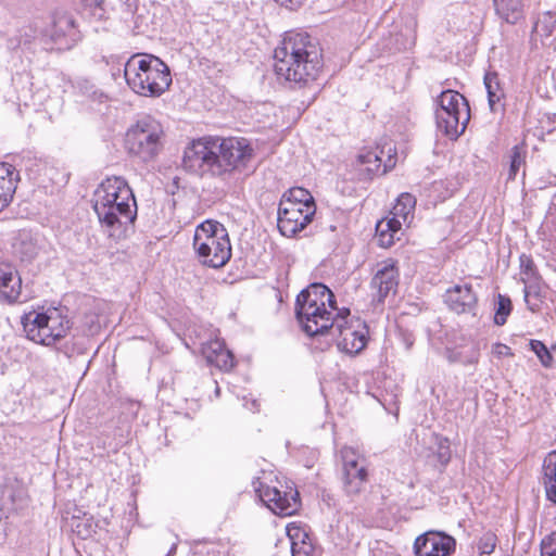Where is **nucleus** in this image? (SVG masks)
Masks as SVG:
<instances>
[{"label":"nucleus","instance_id":"nucleus-22","mask_svg":"<svg viewBox=\"0 0 556 556\" xmlns=\"http://www.w3.org/2000/svg\"><path fill=\"white\" fill-rule=\"evenodd\" d=\"M444 357L450 364H462L464 366L476 365L479 362L480 349L477 343L446 346Z\"/></svg>","mask_w":556,"mask_h":556},{"label":"nucleus","instance_id":"nucleus-29","mask_svg":"<svg viewBox=\"0 0 556 556\" xmlns=\"http://www.w3.org/2000/svg\"><path fill=\"white\" fill-rule=\"evenodd\" d=\"M281 201H288L295 206L307 208L308 206L316 211V203L311 192L301 187H294L283 193Z\"/></svg>","mask_w":556,"mask_h":556},{"label":"nucleus","instance_id":"nucleus-53","mask_svg":"<svg viewBox=\"0 0 556 556\" xmlns=\"http://www.w3.org/2000/svg\"><path fill=\"white\" fill-rule=\"evenodd\" d=\"M452 194H437L435 197L440 200H444L446 199L447 197H451Z\"/></svg>","mask_w":556,"mask_h":556},{"label":"nucleus","instance_id":"nucleus-46","mask_svg":"<svg viewBox=\"0 0 556 556\" xmlns=\"http://www.w3.org/2000/svg\"><path fill=\"white\" fill-rule=\"evenodd\" d=\"M542 484L545 490L546 500L556 504V480H543Z\"/></svg>","mask_w":556,"mask_h":556},{"label":"nucleus","instance_id":"nucleus-10","mask_svg":"<svg viewBox=\"0 0 556 556\" xmlns=\"http://www.w3.org/2000/svg\"><path fill=\"white\" fill-rule=\"evenodd\" d=\"M252 484L263 504L276 515L292 516L302 506L300 492L292 481L286 482L285 485L270 486L256 478Z\"/></svg>","mask_w":556,"mask_h":556},{"label":"nucleus","instance_id":"nucleus-3","mask_svg":"<svg viewBox=\"0 0 556 556\" xmlns=\"http://www.w3.org/2000/svg\"><path fill=\"white\" fill-rule=\"evenodd\" d=\"M274 60L277 76L300 86L316 80L324 66L321 48L307 33H288L275 49Z\"/></svg>","mask_w":556,"mask_h":556},{"label":"nucleus","instance_id":"nucleus-44","mask_svg":"<svg viewBox=\"0 0 556 556\" xmlns=\"http://www.w3.org/2000/svg\"><path fill=\"white\" fill-rule=\"evenodd\" d=\"M397 337L406 351H409L413 348L415 343V336L410 330L399 327Z\"/></svg>","mask_w":556,"mask_h":556},{"label":"nucleus","instance_id":"nucleus-48","mask_svg":"<svg viewBox=\"0 0 556 556\" xmlns=\"http://www.w3.org/2000/svg\"><path fill=\"white\" fill-rule=\"evenodd\" d=\"M324 302H325V308H327V306H328L330 308L329 311H331V312L336 311L337 314L340 312L342 315H345V313H344L345 308L339 309L337 307L336 296L329 288H328L327 295H325Z\"/></svg>","mask_w":556,"mask_h":556},{"label":"nucleus","instance_id":"nucleus-36","mask_svg":"<svg viewBox=\"0 0 556 556\" xmlns=\"http://www.w3.org/2000/svg\"><path fill=\"white\" fill-rule=\"evenodd\" d=\"M497 544V536L492 531L484 532L477 543V548L480 555H491Z\"/></svg>","mask_w":556,"mask_h":556},{"label":"nucleus","instance_id":"nucleus-8","mask_svg":"<svg viewBox=\"0 0 556 556\" xmlns=\"http://www.w3.org/2000/svg\"><path fill=\"white\" fill-rule=\"evenodd\" d=\"M435 123L438 129L450 139H457L466 129L470 119L467 98L455 90H443L438 97Z\"/></svg>","mask_w":556,"mask_h":556},{"label":"nucleus","instance_id":"nucleus-21","mask_svg":"<svg viewBox=\"0 0 556 556\" xmlns=\"http://www.w3.org/2000/svg\"><path fill=\"white\" fill-rule=\"evenodd\" d=\"M483 84L488 94V103L492 113H504L506 106V93L504 83L496 71H488L483 77Z\"/></svg>","mask_w":556,"mask_h":556},{"label":"nucleus","instance_id":"nucleus-14","mask_svg":"<svg viewBox=\"0 0 556 556\" xmlns=\"http://www.w3.org/2000/svg\"><path fill=\"white\" fill-rule=\"evenodd\" d=\"M316 211L312 207H299L288 201H280L278 207L277 227L287 238L294 237L312 223Z\"/></svg>","mask_w":556,"mask_h":556},{"label":"nucleus","instance_id":"nucleus-52","mask_svg":"<svg viewBox=\"0 0 556 556\" xmlns=\"http://www.w3.org/2000/svg\"><path fill=\"white\" fill-rule=\"evenodd\" d=\"M9 43H10V47L12 49H15V48H17L21 45V40H15V39L12 38V39L9 40Z\"/></svg>","mask_w":556,"mask_h":556},{"label":"nucleus","instance_id":"nucleus-25","mask_svg":"<svg viewBox=\"0 0 556 556\" xmlns=\"http://www.w3.org/2000/svg\"><path fill=\"white\" fill-rule=\"evenodd\" d=\"M328 287L323 282H313L303 289L295 299V306L305 305L309 307L325 308V295Z\"/></svg>","mask_w":556,"mask_h":556},{"label":"nucleus","instance_id":"nucleus-45","mask_svg":"<svg viewBox=\"0 0 556 556\" xmlns=\"http://www.w3.org/2000/svg\"><path fill=\"white\" fill-rule=\"evenodd\" d=\"M75 527L77 534L83 539H87L91 536L92 533H96V526L91 520L79 521Z\"/></svg>","mask_w":556,"mask_h":556},{"label":"nucleus","instance_id":"nucleus-43","mask_svg":"<svg viewBox=\"0 0 556 556\" xmlns=\"http://www.w3.org/2000/svg\"><path fill=\"white\" fill-rule=\"evenodd\" d=\"M86 345L85 340H80L77 342H73L71 345L68 342L64 344V354L68 357H72L73 355H80L86 353Z\"/></svg>","mask_w":556,"mask_h":556},{"label":"nucleus","instance_id":"nucleus-40","mask_svg":"<svg viewBox=\"0 0 556 556\" xmlns=\"http://www.w3.org/2000/svg\"><path fill=\"white\" fill-rule=\"evenodd\" d=\"M402 222L396 216H392L390 218L381 219L376 225V230L383 229L384 231H390L394 235H397L401 230Z\"/></svg>","mask_w":556,"mask_h":556},{"label":"nucleus","instance_id":"nucleus-16","mask_svg":"<svg viewBox=\"0 0 556 556\" xmlns=\"http://www.w3.org/2000/svg\"><path fill=\"white\" fill-rule=\"evenodd\" d=\"M400 282V271L396 262L388 260L383 262L382 266L376 271L370 281L372 292V303L375 306H382L386 299L397 292Z\"/></svg>","mask_w":556,"mask_h":556},{"label":"nucleus","instance_id":"nucleus-6","mask_svg":"<svg viewBox=\"0 0 556 556\" xmlns=\"http://www.w3.org/2000/svg\"><path fill=\"white\" fill-rule=\"evenodd\" d=\"M193 248L200 262L212 268L225 266L231 257L228 231L217 220L207 219L197 227Z\"/></svg>","mask_w":556,"mask_h":556},{"label":"nucleus","instance_id":"nucleus-49","mask_svg":"<svg viewBox=\"0 0 556 556\" xmlns=\"http://www.w3.org/2000/svg\"><path fill=\"white\" fill-rule=\"evenodd\" d=\"M274 1L289 10H296L304 3L305 0H274Z\"/></svg>","mask_w":556,"mask_h":556},{"label":"nucleus","instance_id":"nucleus-35","mask_svg":"<svg viewBox=\"0 0 556 556\" xmlns=\"http://www.w3.org/2000/svg\"><path fill=\"white\" fill-rule=\"evenodd\" d=\"M224 344L225 341L223 339L216 338L202 345V355L205 357L210 365L214 364L219 353L222 352Z\"/></svg>","mask_w":556,"mask_h":556},{"label":"nucleus","instance_id":"nucleus-28","mask_svg":"<svg viewBox=\"0 0 556 556\" xmlns=\"http://www.w3.org/2000/svg\"><path fill=\"white\" fill-rule=\"evenodd\" d=\"M528 148L525 141L514 146L508 154L509 168L507 180H515L521 167L526 166Z\"/></svg>","mask_w":556,"mask_h":556},{"label":"nucleus","instance_id":"nucleus-47","mask_svg":"<svg viewBox=\"0 0 556 556\" xmlns=\"http://www.w3.org/2000/svg\"><path fill=\"white\" fill-rule=\"evenodd\" d=\"M380 247L389 248L394 243L395 235L383 229L376 230Z\"/></svg>","mask_w":556,"mask_h":556},{"label":"nucleus","instance_id":"nucleus-42","mask_svg":"<svg viewBox=\"0 0 556 556\" xmlns=\"http://www.w3.org/2000/svg\"><path fill=\"white\" fill-rule=\"evenodd\" d=\"M541 556H556V532L542 540Z\"/></svg>","mask_w":556,"mask_h":556},{"label":"nucleus","instance_id":"nucleus-30","mask_svg":"<svg viewBox=\"0 0 556 556\" xmlns=\"http://www.w3.org/2000/svg\"><path fill=\"white\" fill-rule=\"evenodd\" d=\"M15 251L22 261L30 262L38 255L39 247L30 235L24 233L20 236Z\"/></svg>","mask_w":556,"mask_h":556},{"label":"nucleus","instance_id":"nucleus-33","mask_svg":"<svg viewBox=\"0 0 556 556\" xmlns=\"http://www.w3.org/2000/svg\"><path fill=\"white\" fill-rule=\"evenodd\" d=\"M556 28V12H544L534 25V30L543 37H549Z\"/></svg>","mask_w":556,"mask_h":556},{"label":"nucleus","instance_id":"nucleus-23","mask_svg":"<svg viewBox=\"0 0 556 556\" xmlns=\"http://www.w3.org/2000/svg\"><path fill=\"white\" fill-rule=\"evenodd\" d=\"M20 174L15 167L7 162H0V201L2 205H10L15 193Z\"/></svg>","mask_w":556,"mask_h":556},{"label":"nucleus","instance_id":"nucleus-34","mask_svg":"<svg viewBox=\"0 0 556 556\" xmlns=\"http://www.w3.org/2000/svg\"><path fill=\"white\" fill-rule=\"evenodd\" d=\"M520 261V274L526 276V280H541V276L539 270L534 264V261L531 255L522 253L519 256Z\"/></svg>","mask_w":556,"mask_h":556},{"label":"nucleus","instance_id":"nucleus-11","mask_svg":"<svg viewBox=\"0 0 556 556\" xmlns=\"http://www.w3.org/2000/svg\"><path fill=\"white\" fill-rule=\"evenodd\" d=\"M45 35L60 51L71 50L83 39L76 17L67 11L53 12Z\"/></svg>","mask_w":556,"mask_h":556},{"label":"nucleus","instance_id":"nucleus-12","mask_svg":"<svg viewBox=\"0 0 556 556\" xmlns=\"http://www.w3.org/2000/svg\"><path fill=\"white\" fill-rule=\"evenodd\" d=\"M342 483L344 493L354 497L359 495L368 482V470L364 459H359L357 453L350 447L341 450Z\"/></svg>","mask_w":556,"mask_h":556},{"label":"nucleus","instance_id":"nucleus-1","mask_svg":"<svg viewBox=\"0 0 556 556\" xmlns=\"http://www.w3.org/2000/svg\"><path fill=\"white\" fill-rule=\"evenodd\" d=\"M254 148L244 137L204 136L192 140L184 151L182 167L200 177H224L232 173H253Z\"/></svg>","mask_w":556,"mask_h":556},{"label":"nucleus","instance_id":"nucleus-18","mask_svg":"<svg viewBox=\"0 0 556 556\" xmlns=\"http://www.w3.org/2000/svg\"><path fill=\"white\" fill-rule=\"evenodd\" d=\"M443 302L447 308L458 315H478V295L470 283L455 285L443 294Z\"/></svg>","mask_w":556,"mask_h":556},{"label":"nucleus","instance_id":"nucleus-31","mask_svg":"<svg viewBox=\"0 0 556 556\" xmlns=\"http://www.w3.org/2000/svg\"><path fill=\"white\" fill-rule=\"evenodd\" d=\"M435 451L433 452L437 462L440 465V471L448 465L452 458V450L450 439L441 434L434 435Z\"/></svg>","mask_w":556,"mask_h":556},{"label":"nucleus","instance_id":"nucleus-9","mask_svg":"<svg viewBox=\"0 0 556 556\" xmlns=\"http://www.w3.org/2000/svg\"><path fill=\"white\" fill-rule=\"evenodd\" d=\"M345 315L340 312L336 314V321L329 328L327 336L337 341L339 351L357 355L366 346L369 340V328L367 324L359 318H350V309H344Z\"/></svg>","mask_w":556,"mask_h":556},{"label":"nucleus","instance_id":"nucleus-41","mask_svg":"<svg viewBox=\"0 0 556 556\" xmlns=\"http://www.w3.org/2000/svg\"><path fill=\"white\" fill-rule=\"evenodd\" d=\"M104 2L105 0H79L84 9L90 10L94 15L98 14L99 18H102L105 13Z\"/></svg>","mask_w":556,"mask_h":556},{"label":"nucleus","instance_id":"nucleus-19","mask_svg":"<svg viewBox=\"0 0 556 556\" xmlns=\"http://www.w3.org/2000/svg\"><path fill=\"white\" fill-rule=\"evenodd\" d=\"M0 301L15 304L27 301L22 299V278L14 265L0 262Z\"/></svg>","mask_w":556,"mask_h":556},{"label":"nucleus","instance_id":"nucleus-5","mask_svg":"<svg viewBox=\"0 0 556 556\" xmlns=\"http://www.w3.org/2000/svg\"><path fill=\"white\" fill-rule=\"evenodd\" d=\"M68 309L63 306H50L46 311L33 309L21 317L26 338L35 343L52 345L65 338L72 328Z\"/></svg>","mask_w":556,"mask_h":556},{"label":"nucleus","instance_id":"nucleus-15","mask_svg":"<svg viewBox=\"0 0 556 556\" xmlns=\"http://www.w3.org/2000/svg\"><path fill=\"white\" fill-rule=\"evenodd\" d=\"M456 540L444 531L429 530L414 542L416 556H451L455 553Z\"/></svg>","mask_w":556,"mask_h":556},{"label":"nucleus","instance_id":"nucleus-38","mask_svg":"<svg viewBox=\"0 0 556 556\" xmlns=\"http://www.w3.org/2000/svg\"><path fill=\"white\" fill-rule=\"evenodd\" d=\"M236 365L233 353L227 349L226 343L222 349L218 357L214 362L213 366L217 367L220 370L228 371L232 369Z\"/></svg>","mask_w":556,"mask_h":556},{"label":"nucleus","instance_id":"nucleus-51","mask_svg":"<svg viewBox=\"0 0 556 556\" xmlns=\"http://www.w3.org/2000/svg\"><path fill=\"white\" fill-rule=\"evenodd\" d=\"M500 351L497 352L500 355H511L510 348L505 344H497Z\"/></svg>","mask_w":556,"mask_h":556},{"label":"nucleus","instance_id":"nucleus-39","mask_svg":"<svg viewBox=\"0 0 556 556\" xmlns=\"http://www.w3.org/2000/svg\"><path fill=\"white\" fill-rule=\"evenodd\" d=\"M553 478L556 480V450L545 456L542 466V481Z\"/></svg>","mask_w":556,"mask_h":556},{"label":"nucleus","instance_id":"nucleus-17","mask_svg":"<svg viewBox=\"0 0 556 556\" xmlns=\"http://www.w3.org/2000/svg\"><path fill=\"white\" fill-rule=\"evenodd\" d=\"M294 312L302 330L309 337L326 334L336 321V316L328 308H308L305 305H300L294 307Z\"/></svg>","mask_w":556,"mask_h":556},{"label":"nucleus","instance_id":"nucleus-2","mask_svg":"<svg viewBox=\"0 0 556 556\" xmlns=\"http://www.w3.org/2000/svg\"><path fill=\"white\" fill-rule=\"evenodd\" d=\"M92 207L109 236L125 239L134 231L138 215L135 193L122 176L106 177L93 193Z\"/></svg>","mask_w":556,"mask_h":556},{"label":"nucleus","instance_id":"nucleus-26","mask_svg":"<svg viewBox=\"0 0 556 556\" xmlns=\"http://www.w3.org/2000/svg\"><path fill=\"white\" fill-rule=\"evenodd\" d=\"M521 281L525 283L523 299L528 309L531 311L532 313L539 312L541 309V303L543 302L544 299L541 280L527 281L522 277Z\"/></svg>","mask_w":556,"mask_h":556},{"label":"nucleus","instance_id":"nucleus-13","mask_svg":"<svg viewBox=\"0 0 556 556\" xmlns=\"http://www.w3.org/2000/svg\"><path fill=\"white\" fill-rule=\"evenodd\" d=\"M382 153L383 151L379 147L362 149L348 170L349 179L356 182H369L378 175L386 174L392 165L388 163L382 165Z\"/></svg>","mask_w":556,"mask_h":556},{"label":"nucleus","instance_id":"nucleus-7","mask_svg":"<svg viewBox=\"0 0 556 556\" xmlns=\"http://www.w3.org/2000/svg\"><path fill=\"white\" fill-rule=\"evenodd\" d=\"M164 130L152 116L138 119L126 132L125 149L128 154L148 163L154 161L163 149Z\"/></svg>","mask_w":556,"mask_h":556},{"label":"nucleus","instance_id":"nucleus-20","mask_svg":"<svg viewBox=\"0 0 556 556\" xmlns=\"http://www.w3.org/2000/svg\"><path fill=\"white\" fill-rule=\"evenodd\" d=\"M287 534L291 542L292 556H321V548L315 544L305 527L291 523L287 527Z\"/></svg>","mask_w":556,"mask_h":556},{"label":"nucleus","instance_id":"nucleus-32","mask_svg":"<svg viewBox=\"0 0 556 556\" xmlns=\"http://www.w3.org/2000/svg\"><path fill=\"white\" fill-rule=\"evenodd\" d=\"M513 311V303L508 295L497 294V302L494 314V324L503 326L506 324L508 316Z\"/></svg>","mask_w":556,"mask_h":556},{"label":"nucleus","instance_id":"nucleus-4","mask_svg":"<svg viewBox=\"0 0 556 556\" xmlns=\"http://www.w3.org/2000/svg\"><path fill=\"white\" fill-rule=\"evenodd\" d=\"M124 77L128 87L142 97L159 98L172 83L169 66L152 54H134L124 66Z\"/></svg>","mask_w":556,"mask_h":556},{"label":"nucleus","instance_id":"nucleus-50","mask_svg":"<svg viewBox=\"0 0 556 556\" xmlns=\"http://www.w3.org/2000/svg\"><path fill=\"white\" fill-rule=\"evenodd\" d=\"M125 11L132 13L137 9V0H119Z\"/></svg>","mask_w":556,"mask_h":556},{"label":"nucleus","instance_id":"nucleus-27","mask_svg":"<svg viewBox=\"0 0 556 556\" xmlns=\"http://www.w3.org/2000/svg\"><path fill=\"white\" fill-rule=\"evenodd\" d=\"M415 206L416 198L413 194L405 192L396 199V203L392 207L391 214L401 218L403 223L409 225L414 219Z\"/></svg>","mask_w":556,"mask_h":556},{"label":"nucleus","instance_id":"nucleus-37","mask_svg":"<svg viewBox=\"0 0 556 556\" xmlns=\"http://www.w3.org/2000/svg\"><path fill=\"white\" fill-rule=\"evenodd\" d=\"M530 349L535 353L544 367H549L553 362V355L547 346L540 340H530Z\"/></svg>","mask_w":556,"mask_h":556},{"label":"nucleus","instance_id":"nucleus-54","mask_svg":"<svg viewBox=\"0 0 556 556\" xmlns=\"http://www.w3.org/2000/svg\"><path fill=\"white\" fill-rule=\"evenodd\" d=\"M9 205H2V203L0 202V212H2L5 207H8Z\"/></svg>","mask_w":556,"mask_h":556},{"label":"nucleus","instance_id":"nucleus-24","mask_svg":"<svg viewBox=\"0 0 556 556\" xmlns=\"http://www.w3.org/2000/svg\"><path fill=\"white\" fill-rule=\"evenodd\" d=\"M493 7L495 14L509 25L525 20L523 0H493Z\"/></svg>","mask_w":556,"mask_h":556}]
</instances>
